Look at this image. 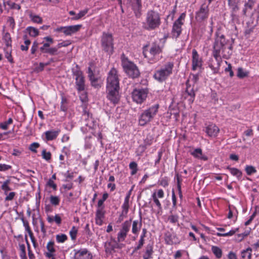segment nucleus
<instances>
[{
	"mask_svg": "<svg viewBox=\"0 0 259 259\" xmlns=\"http://www.w3.org/2000/svg\"><path fill=\"white\" fill-rule=\"evenodd\" d=\"M26 31L28 33L30 36L33 37H35L39 35L38 30L33 27L29 26L27 27Z\"/></svg>",
	"mask_w": 259,
	"mask_h": 259,
	"instance_id": "f704fd0d",
	"label": "nucleus"
},
{
	"mask_svg": "<svg viewBox=\"0 0 259 259\" xmlns=\"http://www.w3.org/2000/svg\"><path fill=\"white\" fill-rule=\"evenodd\" d=\"M211 251L217 258H220L222 257V250L220 247L216 246H212L211 247Z\"/></svg>",
	"mask_w": 259,
	"mask_h": 259,
	"instance_id": "4c0bfd02",
	"label": "nucleus"
},
{
	"mask_svg": "<svg viewBox=\"0 0 259 259\" xmlns=\"http://www.w3.org/2000/svg\"><path fill=\"white\" fill-rule=\"evenodd\" d=\"M194 90L195 85L190 84L189 82H186V88L184 96L185 98L188 99L189 104L192 103L194 100L195 97Z\"/></svg>",
	"mask_w": 259,
	"mask_h": 259,
	"instance_id": "dca6fc26",
	"label": "nucleus"
},
{
	"mask_svg": "<svg viewBox=\"0 0 259 259\" xmlns=\"http://www.w3.org/2000/svg\"><path fill=\"white\" fill-rule=\"evenodd\" d=\"M237 75L239 78H242L248 76V72L243 68H239L237 70Z\"/></svg>",
	"mask_w": 259,
	"mask_h": 259,
	"instance_id": "8fccbe9b",
	"label": "nucleus"
},
{
	"mask_svg": "<svg viewBox=\"0 0 259 259\" xmlns=\"http://www.w3.org/2000/svg\"><path fill=\"white\" fill-rule=\"evenodd\" d=\"M60 133L59 130L57 131H48L45 133L46 138L47 141H52L55 139Z\"/></svg>",
	"mask_w": 259,
	"mask_h": 259,
	"instance_id": "bb28decb",
	"label": "nucleus"
},
{
	"mask_svg": "<svg viewBox=\"0 0 259 259\" xmlns=\"http://www.w3.org/2000/svg\"><path fill=\"white\" fill-rule=\"evenodd\" d=\"M10 183V180L7 179L3 183L1 186V189L4 191L5 195H7L8 192L11 190V188L9 186Z\"/></svg>",
	"mask_w": 259,
	"mask_h": 259,
	"instance_id": "72a5a7b5",
	"label": "nucleus"
},
{
	"mask_svg": "<svg viewBox=\"0 0 259 259\" xmlns=\"http://www.w3.org/2000/svg\"><path fill=\"white\" fill-rule=\"evenodd\" d=\"M30 18L31 20L36 23H41L42 22V19L41 17H40L39 16L37 15H30Z\"/></svg>",
	"mask_w": 259,
	"mask_h": 259,
	"instance_id": "5fc2aeb1",
	"label": "nucleus"
},
{
	"mask_svg": "<svg viewBox=\"0 0 259 259\" xmlns=\"http://www.w3.org/2000/svg\"><path fill=\"white\" fill-rule=\"evenodd\" d=\"M82 27L81 24L61 26L56 28L55 31L57 32H62L66 36H70L79 31Z\"/></svg>",
	"mask_w": 259,
	"mask_h": 259,
	"instance_id": "9b49d317",
	"label": "nucleus"
},
{
	"mask_svg": "<svg viewBox=\"0 0 259 259\" xmlns=\"http://www.w3.org/2000/svg\"><path fill=\"white\" fill-rule=\"evenodd\" d=\"M228 6L231 9V16L234 17L236 16V13L239 11L238 7L239 2L237 0H228Z\"/></svg>",
	"mask_w": 259,
	"mask_h": 259,
	"instance_id": "412c9836",
	"label": "nucleus"
},
{
	"mask_svg": "<svg viewBox=\"0 0 259 259\" xmlns=\"http://www.w3.org/2000/svg\"><path fill=\"white\" fill-rule=\"evenodd\" d=\"M16 195V193L14 192H12L9 193H8L5 197V201H10L14 199L15 196Z\"/></svg>",
	"mask_w": 259,
	"mask_h": 259,
	"instance_id": "0e129e2a",
	"label": "nucleus"
},
{
	"mask_svg": "<svg viewBox=\"0 0 259 259\" xmlns=\"http://www.w3.org/2000/svg\"><path fill=\"white\" fill-rule=\"evenodd\" d=\"M179 217L178 215H170L168 217V221L171 224H175L178 222Z\"/></svg>",
	"mask_w": 259,
	"mask_h": 259,
	"instance_id": "6e6d98bb",
	"label": "nucleus"
},
{
	"mask_svg": "<svg viewBox=\"0 0 259 259\" xmlns=\"http://www.w3.org/2000/svg\"><path fill=\"white\" fill-rule=\"evenodd\" d=\"M165 241L166 243L168 245H171L172 244H176L178 243L177 238L174 234L170 233H167L165 235Z\"/></svg>",
	"mask_w": 259,
	"mask_h": 259,
	"instance_id": "c85d7f7f",
	"label": "nucleus"
},
{
	"mask_svg": "<svg viewBox=\"0 0 259 259\" xmlns=\"http://www.w3.org/2000/svg\"><path fill=\"white\" fill-rule=\"evenodd\" d=\"M227 169H229L231 174L233 176H235L238 180L241 179L242 173L239 169L235 167H231L229 166L227 167Z\"/></svg>",
	"mask_w": 259,
	"mask_h": 259,
	"instance_id": "c756f323",
	"label": "nucleus"
},
{
	"mask_svg": "<svg viewBox=\"0 0 259 259\" xmlns=\"http://www.w3.org/2000/svg\"><path fill=\"white\" fill-rule=\"evenodd\" d=\"M105 211L103 208L97 209L96 213V218L104 219L105 217Z\"/></svg>",
	"mask_w": 259,
	"mask_h": 259,
	"instance_id": "3c124183",
	"label": "nucleus"
},
{
	"mask_svg": "<svg viewBox=\"0 0 259 259\" xmlns=\"http://www.w3.org/2000/svg\"><path fill=\"white\" fill-rule=\"evenodd\" d=\"M47 185L51 187L54 190H56L57 187L56 184L54 182L53 180L52 179H49L47 182Z\"/></svg>",
	"mask_w": 259,
	"mask_h": 259,
	"instance_id": "e2e57ef3",
	"label": "nucleus"
},
{
	"mask_svg": "<svg viewBox=\"0 0 259 259\" xmlns=\"http://www.w3.org/2000/svg\"><path fill=\"white\" fill-rule=\"evenodd\" d=\"M3 39L7 47H9L11 46L12 40L10 34L9 32H6L4 33V34L3 35Z\"/></svg>",
	"mask_w": 259,
	"mask_h": 259,
	"instance_id": "58836bf2",
	"label": "nucleus"
},
{
	"mask_svg": "<svg viewBox=\"0 0 259 259\" xmlns=\"http://www.w3.org/2000/svg\"><path fill=\"white\" fill-rule=\"evenodd\" d=\"M119 88H106L107 98L113 104H117L120 99Z\"/></svg>",
	"mask_w": 259,
	"mask_h": 259,
	"instance_id": "2eb2a0df",
	"label": "nucleus"
},
{
	"mask_svg": "<svg viewBox=\"0 0 259 259\" xmlns=\"http://www.w3.org/2000/svg\"><path fill=\"white\" fill-rule=\"evenodd\" d=\"M216 35L217 37L213 44L212 53L217 64L215 65L212 64L209 65L213 73L219 72L221 62H222L221 55H222L225 59H229L232 55V48L229 41L226 40L224 35H219L218 33Z\"/></svg>",
	"mask_w": 259,
	"mask_h": 259,
	"instance_id": "f257e3e1",
	"label": "nucleus"
},
{
	"mask_svg": "<svg viewBox=\"0 0 259 259\" xmlns=\"http://www.w3.org/2000/svg\"><path fill=\"white\" fill-rule=\"evenodd\" d=\"M164 192L162 189H159L157 191V193L154 192L153 193L152 195V197L154 202L155 203L158 209L160 210L162 209V206L158 198H162L164 197Z\"/></svg>",
	"mask_w": 259,
	"mask_h": 259,
	"instance_id": "aec40b11",
	"label": "nucleus"
},
{
	"mask_svg": "<svg viewBox=\"0 0 259 259\" xmlns=\"http://www.w3.org/2000/svg\"><path fill=\"white\" fill-rule=\"evenodd\" d=\"M42 157L45 160L48 161L51 158V153L50 152H47L45 149L42 151Z\"/></svg>",
	"mask_w": 259,
	"mask_h": 259,
	"instance_id": "4d7b16f0",
	"label": "nucleus"
},
{
	"mask_svg": "<svg viewBox=\"0 0 259 259\" xmlns=\"http://www.w3.org/2000/svg\"><path fill=\"white\" fill-rule=\"evenodd\" d=\"M129 201L130 199H128L127 198H124V202L121 206V208L122 210L128 212V209L130 208Z\"/></svg>",
	"mask_w": 259,
	"mask_h": 259,
	"instance_id": "864d4df0",
	"label": "nucleus"
},
{
	"mask_svg": "<svg viewBox=\"0 0 259 259\" xmlns=\"http://www.w3.org/2000/svg\"><path fill=\"white\" fill-rule=\"evenodd\" d=\"M252 249L248 247L241 251V256L242 259H251Z\"/></svg>",
	"mask_w": 259,
	"mask_h": 259,
	"instance_id": "c9c22d12",
	"label": "nucleus"
},
{
	"mask_svg": "<svg viewBox=\"0 0 259 259\" xmlns=\"http://www.w3.org/2000/svg\"><path fill=\"white\" fill-rule=\"evenodd\" d=\"M142 225V217L140 215L139 220H135L132 222V232L133 234L136 235H138Z\"/></svg>",
	"mask_w": 259,
	"mask_h": 259,
	"instance_id": "5701e85b",
	"label": "nucleus"
},
{
	"mask_svg": "<svg viewBox=\"0 0 259 259\" xmlns=\"http://www.w3.org/2000/svg\"><path fill=\"white\" fill-rule=\"evenodd\" d=\"M106 88H119L117 71L114 68H112L108 74Z\"/></svg>",
	"mask_w": 259,
	"mask_h": 259,
	"instance_id": "1a4fd4ad",
	"label": "nucleus"
},
{
	"mask_svg": "<svg viewBox=\"0 0 259 259\" xmlns=\"http://www.w3.org/2000/svg\"><path fill=\"white\" fill-rule=\"evenodd\" d=\"M23 222L24 226L25 228V230L28 232L29 236L31 237V236H32V235H33V233L31 231V229L29 226L28 223L27 222L24 221L23 220Z\"/></svg>",
	"mask_w": 259,
	"mask_h": 259,
	"instance_id": "bf43d9fd",
	"label": "nucleus"
},
{
	"mask_svg": "<svg viewBox=\"0 0 259 259\" xmlns=\"http://www.w3.org/2000/svg\"><path fill=\"white\" fill-rule=\"evenodd\" d=\"M12 166L6 164H0V171H6L11 169Z\"/></svg>",
	"mask_w": 259,
	"mask_h": 259,
	"instance_id": "774afa93",
	"label": "nucleus"
},
{
	"mask_svg": "<svg viewBox=\"0 0 259 259\" xmlns=\"http://www.w3.org/2000/svg\"><path fill=\"white\" fill-rule=\"evenodd\" d=\"M132 225V219L129 220L125 221L121 225V229L117 234V241H123L127 236V233L130 231Z\"/></svg>",
	"mask_w": 259,
	"mask_h": 259,
	"instance_id": "ddd939ff",
	"label": "nucleus"
},
{
	"mask_svg": "<svg viewBox=\"0 0 259 259\" xmlns=\"http://www.w3.org/2000/svg\"><path fill=\"white\" fill-rule=\"evenodd\" d=\"M76 89L78 92L83 91L85 89L84 78V77L75 78Z\"/></svg>",
	"mask_w": 259,
	"mask_h": 259,
	"instance_id": "cd10ccee",
	"label": "nucleus"
},
{
	"mask_svg": "<svg viewBox=\"0 0 259 259\" xmlns=\"http://www.w3.org/2000/svg\"><path fill=\"white\" fill-rule=\"evenodd\" d=\"M148 90L147 89H136L132 93L133 101L137 103L141 104L147 97Z\"/></svg>",
	"mask_w": 259,
	"mask_h": 259,
	"instance_id": "f8f14e48",
	"label": "nucleus"
},
{
	"mask_svg": "<svg viewBox=\"0 0 259 259\" xmlns=\"http://www.w3.org/2000/svg\"><path fill=\"white\" fill-rule=\"evenodd\" d=\"M88 76L90 78V80L91 81L92 85L93 86H96V82L97 81V79L95 77L93 71H92L91 67L88 68Z\"/></svg>",
	"mask_w": 259,
	"mask_h": 259,
	"instance_id": "e433bc0d",
	"label": "nucleus"
},
{
	"mask_svg": "<svg viewBox=\"0 0 259 259\" xmlns=\"http://www.w3.org/2000/svg\"><path fill=\"white\" fill-rule=\"evenodd\" d=\"M205 131L208 136L215 137L217 136L220 130L215 125L212 124L206 127Z\"/></svg>",
	"mask_w": 259,
	"mask_h": 259,
	"instance_id": "4be33fe9",
	"label": "nucleus"
},
{
	"mask_svg": "<svg viewBox=\"0 0 259 259\" xmlns=\"http://www.w3.org/2000/svg\"><path fill=\"white\" fill-rule=\"evenodd\" d=\"M161 23L160 14L159 12L154 10H149L146 14L143 27L147 30L151 31L158 28Z\"/></svg>",
	"mask_w": 259,
	"mask_h": 259,
	"instance_id": "f03ea898",
	"label": "nucleus"
},
{
	"mask_svg": "<svg viewBox=\"0 0 259 259\" xmlns=\"http://www.w3.org/2000/svg\"><path fill=\"white\" fill-rule=\"evenodd\" d=\"M50 201L52 205L57 206L59 204L60 199L59 196L51 195L50 197Z\"/></svg>",
	"mask_w": 259,
	"mask_h": 259,
	"instance_id": "37998d69",
	"label": "nucleus"
},
{
	"mask_svg": "<svg viewBox=\"0 0 259 259\" xmlns=\"http://www.w3.org/2000/svg\"><path fill=\"white\" fill-rule=\"evenodd\" d=\"M186 16L185 12L182 13L178 19L174 23L171 31L173 37L178 38L181 34L182 26L184 23Z\"/></svg>",
	"mask_w": 259,
	"mask_h": 259,
	"instance_id": "9d476101",
	"label": "nucleus"
},
{
	"mask_svg": "<svg viewBox=\"0 0 259 259\" xmlns=\"http://www.w3.org/2000/svg\"><path fill=\"white\" fill-rule=\"evenodd\" d=\"M121 59L123 70L130 77L135 78L140 76V71L136 64L130 61L124 54L121 56Z\"/></svg>",
	"mask_w": 259,
	"mask_h": 259,
	"instance_id": "39448f33",
	"label": "nucleus"
},
{
	"mask_svg": "<svg viewBox=\"0 0 259 259\" xmlns=\"http://www.w3.org/2000/svg\"><path fill=\"white\" fill-rule=\"evenodd\" d=\"M39 45V43L36 40H35L33 42L32 46L31 48V53L32 54H34L35 53V52H36L38 48Z\"/></svg>",
	"mask_w": 259,
	"mask_h": 259,
	"instance_id": "13d9d810",
	"label": "nucleus"
},
{
	"mask_svg": "<svg viewBox=\"0 0 259 259\" xmlns=\"http://www.w3.org/2000/svg\"><path fill=\"white\" fill-rule=\"evenodd\" d=\"M191 154L194 157L206 160L207 157L205 156H202V151L200 148L195 149L193 152L191 153Z\"/></svg>",
	"mask_w": 259,
	"mask_h": 259,
	"instance_id": "2f4dec72",
	"label": "nucleus"
},
{
	"mask_svg": "<svg viewBox=\"0 0 259 259\" xmlns=\"http://www.w3.org/2000/svg\"><path fill=\"white\" fill-rule=\"evenodd\" d=\"M56 238L58 243H62L67 240L68 237L67 235L64 234H60L56 235Z\"/></svg>",
	"mask_w": 259,
	"mask_h": 259,
	"instance_id": "c03bdc74",
	"label": "nucleus"
},
{
	"mask_svg": "<svg viewBox=\"0 0 259 259\" xmlns=\"http://www.w3.org/2000/svg\"><path fill=\"white\" fill-rule=\"evenodd\" d=\"M88 12V9H84L80 11L77 14H76L75 12L73 11H70L69 12V14L70 15L73 16V17L70 18L71 20H77L85 16V15L87 14Z\"/></svg>",
	"mask_w": 259,
	"mask_h": 259,
	"instance_id": "a878e982",
	"label": "nucleus"
},
{
	"mask_svg": "<svg viewBox=\"0 0 259 259\" xmlns=\"http://www.w3.org/2000/svg\"><path fill=\"white\" fill-rule=\"evenodd\" d=\"M199 77L198 74H191L190 78L186 82H189L190 84L195 85L198 80Z\"/></svg>",
	"mask_w": 259,
	"mask_h": 259,
	"instance_id": "a18cd8bd",
	"label": "nucleus"
},
{
	"mask_svg": "<svg viewBox=\"0 0 259 259\" xmlns=\"http://www.w3.org/2000/svg\"><path fill=\"white\" fill-rule=\"evenodd\" d=\"M101 47L104 51L112 54L113 52V38L112 34L104 32L101 39Z\"/></svg>",
	"mask_w": 259,
	"mask_h": 259,
	"instance_id": "423d86ee",
	"label": "nucleus"
},
{
	"mask_svg": "<svg viewBox=\"0 0 259 259\" xmlns=\"http://www.w3.org/2000/svg\"><path fill=\"white\" fill-rule=\"evenodd\" d=\"M209 14L208 5L204 3L201 6L199 10L196 12L195 19L197 22H201L208 18Z\"/></svg>",
	"mask_w": 259,
	"mask_h": 259,
	"instance_id": "4468645a",
	"label": "nucleus"
},
{
	"mask_svg": "<svg viewBox=\"0 0 259 259\" xmlns=\"http://www.w3.org/2000/svg\"><path fill=\"white\" fill-rule=\"evenodd\" d=\"M129 168L131 169V174L132 176L136 175L138 170V164L135 161H132L130 163Z\"/></svg>",
	"mask_w": 259,
	"mask_h": 259,
	"instance_id": "79ce46f5",
	"label": "nucleus"
},
{
	"mask_svg": "<svg viewBox=\"0 0 259 259\" xmlns=\"http://www.w3.org/2000/svg\"><path fill=\"white\" fill-rule=\"evenodd\" d=\"M23 39L24 40V45L21 46V50L22 51H27L28 50L29 46L31 44V41L27 38V36L25 35L23 36Z\"/></svg>",
	"mask_w": 259,
	"mask_h": 259,
	"instance_id": "ea45409f",
	"label": "nucleus"
},
{
	"mask_svg": "<svg viewBox=\"0 0 259 259\" xmlns=\"http://www.w3.org/2000/svg\"><path fill=\"white\" fill-rule=\"evenodd\" d=\"M127 211H125L124 210H122L121 213L118 218L117 223H121L123 220V219L127 217Z\"/></svg>",
	"mask_w": 259,
	"mask_h": 259,
	"instance_id": "052dcab7",
	"label": "nucleus"
},
{
	"mask_svg": "<svg viewBox=\"0 0 259 259\" xmlns=\"http://www.w3.org/2000/svg\"><path fill=\"white\" fill-rule=\"evenodd\" d=\"M239 230V228H236L235 230H232L229 232L225 233H217L216 235L218 236H222V237H227V236H231L233 235L236 232H238Z\"/></svg>",
	"mask_w": 259,
	"mask_h": 259,
	"instance_id": "49530a36",
	"label": "nucleus"
},
{
	"mask_svg": "<svg viewBox=\"0 0 259 259\" xmlns=\"http://www.w3.org/2000/svg\"><path fill=\"white\" fill-rule=\"evenodd\" d=\"M159 108V104H155L143 110L139 117V125L145 126L151 122L157 115Z\"/></svg>",
	"mask_w": 259,
	"mask_h": 259,
	"instance_id": "7ed1b4c3",
	"label": "nucleus"
},
{
	"mask_svg": "<svg viewBox=\"0 0 259 259\" xmlns=\"http://www.w3.org/2000/svg\"><path fill=\"white\" fill-rule=\"evenodd\" d=\"M44 40H46V42L43 41L41 43L42 46L39 48L40 53L49 54L52 56L57 55V48L56 47H50V46L54 42L53 39L50 36H46L44 38Z\"/></svg>",
	"mask_w": 259,
	"mask_h": 259,
	"instance_id": "6e6552de",
	"label": "nucleus"
},
{
	"mask_svg": "<svg viewBox=\"0 0 259 259\" xmlns=\"http://www.w3.org/2000/svg\"><path fill=\"white\" fill-rule=\"evenodd\" d=\"M74 259H92V255L87 249H82L75 252Z\"/></svg>",
	"mask_w": 259,
	"mask_h": 259,
	"instance_id": "6ab92c4d",
	"label": "nucleus"
},
{
	"mask_svg": "<svg viewBox=\"0 0 259 259\" xmlns=\"http://www.w3.org/2000/svg\"><path fill=\"white\" fill-rule=\"evenodd\" d=\"M118 247V244L115 240H111L105 243V251L111 253L115 248Z\"/></svg>",
	"mask_w": 259,
	"mask_h": 259,
	"instance_id": "b1692460",
	"label": "nucleus"
},
{
	"mask_svg": "<svg viewBox=\"0 0 259 259\" xmlns=\"http://www.w3.org/2000/svg\"><path fill=\"white\" fill-rule=\"evenodd\" d=\"M47 219L50 223H52L54 221L59 226L61 224L62 219L59 214H56L54 217L48 215Z\"/></svg>",
	"mask_w": 259,
	"mask_h": 259,
	"instance_id": "473e14b6",
	"label": "nucleus"
},
{
	"mask_svg": "<svg viewBox=\"0 0 259 259\" xmlns=\"http://www.w3.org/2000/svg\"><path fill=\"white\" fill-rule=\"evenodd\" d=\"M78 229L75 226H73L69 231V235L72 240H74L76 238Z\"/></svg>",
	"mask_w": 259,
	"mask_h": 259,
	"instance_id": "09e8293b",
	"label": "nucleus"
},
{
	"mask_svg": "<svg viewBox=\"0 0 259 259\" xmlns=\"http://www.w3.org/2000/svg\"><path fill=\"white\" fill-rule=\"evenodd\" d=\"M47 249L48 252H46L45 255L48 258H51L54 259V253L56 251V249L54 248V242L53 241H49L47 245Z\"/></svg>",
	"mask_w": 259,
	"mask_h": 259,
	"instance_id": "393cba45",
	"label": "nucleus"
},
{
	"mask_svg": "<svg viewBox=\"0 0 259 259\" xmlns=\"http://www.w3.org/2000/svg\"><path fill=\"white\" fill-rule=\"evenodd\" d=\"M234 210H235V211L237 213V210H236L234 206H229V212H228V214L227 215V218L228 219H230L233 218V214L234 213Z\"/></svg>",
	"mask_w": 259,
	"mask_h": 259,
	"instance_id": "680f3d73",
	"label": "nucleus"
},
{
	"mask_svg": "<svg viewBox=\"0 0 259 259\" xmlns=\"http://www.w3.org/2000/svg\"><path fill=\"white\" fill-rule=\"evenodd\" d=\"M130 5L134 11L136 17L139 18L141 15L142 1L141 0H130Z\"/></svg>",
	"mask_w": 259,
	"mask_h": 259,
	"instance_id": "f3484780",
	"label": "nucleus"
},
{
	"mask_svg": "<svg viewBox=\"0 0 259 259\" xmlns=\"http://www.w3.org/2000/svg\"><path fill=\"white\" fill-rule=\"evenodd\" d=\"M153 246L152 245L149 244L146 247V251L145 254L143 255V259H150L152 258V255L153 254Z\"/></svg>",
	"mask_w": 259,
	"mask_h": 259,
	"instance_id": "7c9ffc66",
	"label": "nucleus"
},
{
	"mask_svg": "<svg viewBox=\"0 0 259 259\" xmlns=\"http://www.w3.org/2000/svg\"><path fill=\"white\" fill-rule=\"evenodd\" d=\"M39 146V144L38 143H33L30 145L29 149L31 151L34 153H36L37 151L36 149Z\"/></svg>",
	"mask_w": 259,
	"mask_h": 259,
	"instance_id": "69168bd1",
	"label": "nucleus"
},
{
	"mask_svg": "<svg viewBox=\"0 0 259 259\" xmlns=\"http://www.w3.org/2000/svg\"><path fill=\"white\" fill-rule=\"evenodd\" d=\"M174 63L166 62L161 68L155 71L153 77L160 82L165 81L172 73Z\"/></svg>",
	"mask_w": 259,
	"mask_h": 259,
	"instance_id": "20e7f679",
	"label": "nucleus"
},
{
	"mask_svg": "<svg viewBox=\"0 0 259 259\" xmlns=\"http://www.w3.org/2000/svg\"><path fill=\"white\" fill-rule=\"evenodd\" d=\"M7 4L12 9H16L19 10L21 8V7L19 5L16 4L13 2H8Z\"/></svg>",
	"mask_w": 259,
	"mask_h": 259,
	"instance_id": "338daca9",
	"label": "nucleus"
},
{
	"mask_svg": "<svg viewBox=\"0 0 259 259\" xmlns=\"http://www.w3.org/2000/svg\"><path fill=\"white\" fill-rule=\"evenodd\" d=\"M4 51L5 57L8 60V61L10 63H13L14 62L11 55V47H7L6 49H4Z\"/></svg>",
	"mask_w": 259,
	"mask_h": 259,
	"instance_id": "a19ab883",
	"label": "nucleus"
},
{
	"mask_svg": "<svg viewBox=\"0 0 259 259\" xmlns=\"http://www.w3.org/2000/svg\"><path fill=\"white\" fill-rule=\"evenodd\" d=\"M202 65L201 59L195 49L192 50V70H196L198 68H200Z\"/></svg>",
	"mask_w": 259,
	"mask_h": 259,
	"instance_id": "a211bd4d",
	"label": "nucleus"
},
{
	"mask_svg": "<svg viewBox=\"0 0 259 259\" xmlns=\"http://www.w3.org/2000/svg\"><path fill=\"white\" fill-rule=\"evenodd\" d=\"M245 170L247 175L249 176L256 172L255 168L251 165H246L245 168Z\"/></svg>",
	"mask_w": 259,
	"mask_h": 259,
	"instance_id": "de8ad7c7",
	"label": "nucleus"
},
{
	"mask_svg": "<svg viewBox=\"0 0 259 259\" xmlns=\"http://www.w3.org/2000/svg\"><path fill=\"white\" fill-rule=\"evenodd\" d=\"M72 73L73 76L75 77V79L77 78H79L83 77L82 75V71L77 68L75 69H72Z\"/></svg>",
	"mask_w": 259,
	"mask_h": 259,
	"instance_id": "603ef678",
	"label": "nucleus"
},
{
	"mask_svg": "<svg viewBox=\"0 0 259 259\" xmlns=\"http://www.w3.org/2000/svg\"><path fill=\"white\" fill-rule=\"evenodd\" d=\"M162 52V48L159 45L153 43L150 47L149 50L148 51L146 47L143 50V55L144 57L149 60V61H157L159 59L156 56Z\"/></svg>",
	"mask_w": 259,
	"mask_h": 259,
	"instance_id": "0eeeda50",
	"label": "nucleus"
}]
</instances>
